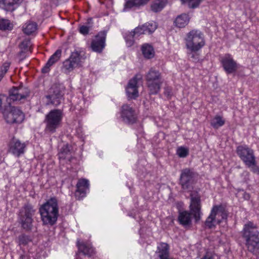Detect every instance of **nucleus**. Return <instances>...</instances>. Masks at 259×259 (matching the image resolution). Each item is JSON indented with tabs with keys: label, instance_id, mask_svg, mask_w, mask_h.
I'll return each mask as SVG.
<instances>
[{
	"label": "nucleus",
	"instance_id": "ea45409f",
	"mask_svg": "<svg viewBox=\"0 0 259 259\" xmlns=\"http://www.w3.org/2000/svg\"><path fill=\"white\" fill-rule=\"evenodd\" d=\"M198 51H190L188 53L189 59L193 62H197L199 60V54Z\"/></svg>",
	"mask_w": 259,
	"mask_h": 259
},
{
	"label": "nucleus",
	"instance_id": "49530a36",
	"mask_svg": "<svg viewBox=\"0 0 259 259\" xmlns=\"http://www.w3.org/2000/svg\"><path fill=\"white\" fill-rule=\"evenodd\" d=\"M201 259H214V258L211 254L207 253Z\"/></svg>",
	"mask_w": 259,
	"mask_h": 259
},
{
	"label": "nucleus",
	"instance_id": "412c9836",
	"mask_svg": "<svg viewBox=\"0 0 259 259\" xmlns=\"http://www.w3.org/2000/svg\"><path fill=\"white\" fill-rule=\"evenodd\" d=\"M23 0H0V7L7 11H13Z\"/></svg>",
	"mask_w": 259,
	"mask_h": 259
},
{
	"label": "nucleus",
	"instance_id": "a18cd8bd",
	"mask_svg": "<svg viewBox=\"0 0 259 259\" xmlns=\"http://www.w3.org/2000/svg\"><path fill=\"white\" fill-rule=\"evenodd\" d=\"M27 52H28L26 51H23L22 50L19 52L18 56L20 60H23L26 57Z\"/></svg>",
	"mask_w": 259,
	"mask_h": 259
},
{
	"label": "nucleus",
	"instance_id": "423d86ee",
	"mask_svg": "<svg viewBox=\"0 0 259 259\" xmlns=\"http://www.w3.org/2000/svg\"><path fill=\"white\" fill-rule=\"evenodd\" d=\"M236 153L245 165L253 173L259 172L256 165L253 151L246 145H240L237 147Z\"/></svg>",
	"mask_w": 259,
	"mask_h": 259
},
{
	"label": "nucleus",
	"instance_id": "4468645a",
	"mask_svg": "<svg viewBox=\"0 0 259 259\" xmlns=\"http://www.w3.org/2000/svg\"><path fill=\"white\" fill-rule=\"evenodd\" d=\"M4 116L6 122L8 123H20L24 119V114L18 108L14 106L10 107L9 109H6Z\"/></svg>",
	"mask_w": 259,
	"mask_h": 259
},
{
	"label": "nucleus",
	"instance_id": "9d476101",
	"mask_svg": "<svg viewBox=\"0 0 259 259\" xmlns=\"http://www.w3.org/2000/svg\"><path fill=\"white\" fill-rule=\"evenodd\" d=\"M227 217V213L222 205H215L206 219L204 223L205 226L209 229H211L215 226V222L219 224L223 220H226Z\"/></svg>",
	"mask_w": 259,
	"mask_h": 259
},
{
	"label": "nucleus",
	"instance_id": "37998d69",
	"mask_svg": "<svg viewBox=\"0 0 259 259\" xmlns=\"http://www.w3.org/2000/svg\"><path fill=\"white\" fill-rule=\"evenodd\" d=\"M89 30L90 27L85 25H82L79 28V32L83 35L88 34L89 33Z\"/></svg>",
	"mask_w": 259,
	"mask_h": 259
},
{
	"label": "nucleus",
	"instance_id": "dca6fc26",
	"mask_svg": "<svg viewBox=\"0 0 259 259\" xmlns=\"http://www.w3.org/2000/svg\"><path fill=\"white\" fill-rule=\"evenodd\" d=\"M26 145L19 139L13 138L9 144V152L16 157L20 156L25 151Z\"/></svg>",
	"mask_w": 259,
	"mask_h": 259
},
{
	"label": "nucleus",
	"instance_id": "e433bc0d",
	"mask_svg": "<svg viewBox=\"0 0 259 259\" xmlns=\"http://www.w3.org/2000/svg\"><path fill=\"white\" fill-rule=\"evenodd\" d=\"M61 55V51L57 50L55 53L50 58L48 61L53 65L56 63L59 59Z\"/></svg>",
	"mask_w": 259,
	"mask_h": 259
},
{
	"label": "nucleus",
	"instance_id": "f03ea898",
	"mask_svg": "<svg viewBox=\"0 0 259 259\" xmlns=\"http://www.w3.org/2000/svg\"><path fill=\"white\" fill-rule=\"evenodd\" d=\"M243 237L248 251L254 255H259V231L256 225L251 222L245 224Z\"/></svg>",
	"mask_w": 259,
	"mask_h": 259
},
{
	"label": "nucleus",
	"instance_id": "aec40b11",
	"mask_svg": "<svg viewBox=\"0 0 259 259\" xmlns=\"http://www.w3.org/2000/svg\"><path fill=\"white\" fill-rule=\"evenodd\" d=\"M76 190L75 195L79 199L84 197L85 195L86 191L89 188V182L88 180L81 179L78 181L76 184Z\"/></svg>",
	"mask_w": 259,
	"mask_h": 259
},
{
	"label": "nucleus",
	"instance_id": "6ab92c4d",
	"mask_svg": "<svg viewBox=\"0 0 259 259\" xmlns=\"http://www.w3.org/2000/svg\"><path fill=\"white\" fill-rule=\"evenodd\" d=\"M141 79L140 75H136L132 79L130 80L127 87L126 92L128 98L135 99L138 97V91L137 83L138 80Z\"/></svg>",
	"mask_w": 259,
	"mask_h": 259
},
{
	"label": "nucleus",
	"instance_id": "79ce46f5",
	"mask_svg": "<svg viewBox=\"0 0 259 259\" xmlns=\"http://www.w3.org/2000/svg\"><path fill=\"white\" fill-rule=\"evenodd\" d=\"M164 94L168 98L170 99L172 96V89L170 87H166L164 89Z\"/></svg>",
	"mask_w": 259,
	"mask_h": 259
},
{
	"label": "nucleus",
	"instance_id": "a19ab883",
	"mask_svg": "<svg viewBox=\"0 0 259 259\" xmlns=\"http://www.w3.org/2000/svg\"><path fill=\"white\" fill-rule=\"evenodd\" d=\"M143 28V25L139 26L132 32L133 33V34H135L136 36H139L141 34H144V30Z\"/></svg>",
	"mask_w": 259,
	"mask_h": 259
},
{
	"label": "nucleus",
	"instance_id": "39448f33",
	"mask_svg": "<svg viewBox=\"0 0 259 259\" xmlns=\"http://www.w3.org/2000/svg\"><path fill=\"white\" fill-rule=\"evenodd\" d=\"M145 80L150 95L157 94L163 82L161 73L159 70L151 68L145 75Z\"/></svg>",
	"mask_w": 259,
	"mask_h": 259
},
{
	"label": "nucleus",
	"instance_id": "4c0bfd02",
	"mask_svg": "<svg viewBox=\"0 0 259 259\" xmlns=\"http://www.w3.org/2000/svg\"><path fill=\"white\" fill-rule=\"evenodd\" d=\"M10 64L8 62H5L3 66L0 67V81L4 76L10 67Z\"/></svg>",
	"mask_w": 259,
	"mask_h": 259
},
{
	"label": "nucleus",
	"instance_id": "72a5a7b5",
	"mask_svg": "<svg viewBox=\"0 0 259 259\" xmlns=\"http://www.w3.org/2000/svg\"><path fill=\"white\" fill-rule=\"evenodd\" d=\"M70 153V148L68 144L64 145L61 149L59 153V157L60 159H66L67 156Z\"/></svg>",
	"mask_w": 259,
	"mask_h": 259
},
{
	"label": "nucleus",
	"instance_id": "b1692460",
	"mask_svg": "<svg viewBox=\"0 0 259 259\" xmlns=\"http://www.w3.org/2000/svg\"><path fill=\"white\" fill-rule=\"evenodd\" d=\"M167 0H154L150 5V10L154 13L161 11L167 4Z\"/></svg>",
	"mask_w": 259,
	"mask_h": 259
},
{
	"label": "nucleus",
	"instance_id": "473e14b6",
	"mask_svg": "<svg viewBox=\"0 0 259 259\" xmlns=\"http://www.w3.org/2000/svg\"><path fill=\"white\" fill-rule=\"evenodd\" d=\"M12 24L8 19H2L0 20V29L3 30H10L12 29Z\"/></svg>",
	"mask_w": 259,
	"mask_h": 259
},
{
	"label": "nucleus",
	"instance_id": "f704fd0d",
	"mask_svg": "<svg viewBox=\"0 0 259 259\" xmlns=\"http://www.w3.org/2000/svg\"><path fill=\"white\" fill-rule=\"evenodd\" d=\"M31 42L29 39H25L19 45V48L23 51L31 52Z\"/></svg>",
	"mask_w": 259,
	"mask_h": 259
},
{
	"label": "nucleus",
	"instance_id": "8fccbe9b",
	"mask_svg": "<svg viewBox=\"0 0 259 259\" xmlns=\"http://www.w3.org/2000/svg\"><path fill=\"white\" fill-rule=\"evenodd\" d=\"M244 197L245 199H249V198H250L249 194H247V193H245Z\"/></svg>",
	"mask_w": 259,
	"mask_h": 259
},
{
	"label": "nucleus",
	"instance_id": "a211bd4d",
	"mask_svg": "<svg viewBox=\"0 0 259 259\" xmlns=\"http://www.w3.org/2000/svg\"><path fill=\"white\" fill-rule=\"evenodd\" d=\"M121 117L123 121L127 123H134L136 120L135 110L128 105H123L121 107Z\"/></svg>",
	"mask_w": 259,
	"mask_h": 259
},
{
	"label": "nucleus",
	"instance_id": "7ed1b4c3",
	"mask_svg": "<svg viewBox=\"0 0 259 259\" xmlns=\"http://www.w3.org/2000/svg\"><path fill=\"white\" fill-rule=\"evenodd\" d=\"M41 220L45 225L53 226L56 224L59 216L58 200L56 197L48 199L39 208Z\"/></svg>",
	"mask_w": 259,
	"mask_h": 259
},
{
	"label": "nucleus",
	"instance_id": "c9c22d12",
	"mask_svg": "<svg viewBox=\"0 0 259 259\" xmlns=\"http://www.w3.org/2000/svg\"><path fill=\"white\" fill-rule=\"evenodd\" d=\"M136 35L133 34V33L131 31L128 33H126L124 35V38L126 41V44L127 47H131L134 43V37Z\"/></svg>",
	"mask_w": 259,
	"mask_h": 259
},
{
	"label": "nucleus",
	"instance_id": "393cba45",
	"mask_svg": "<svg viewBox=\"0 0 259 259\" xmlns=\"http://www.w3.org/2000/svg\"><path fill=\"white\" fill-rule=\"evenodd\" d=\"M77 245L78 250L82 252L83 254L91 256L94 253V250L91 245L85 244L84 243H79V241L77 242Z\"/></svg>",
	"mask_w": 259,
	"mask_h": 259
},
{
	"label": "nucleus",
	"instance_id": "f257e3e1",
	"mask_svg": "<svg viewBox=\"0 0 259 259\" xmlns=\"http://www.w3.org/2000/svg\"><path fill=\"white\" fill-rule=\"evenodd\" d=\"M191 213L187 211L179 212L178 221L183 226H187L191 224L192 214L193 215L196 222L200 219L201 200L200 196L197 192H193L190 194Z\"/></svg>",
	"mask_w": 259,
	"mask_h": 259
},
{
	"label": "nucleus",
	"instance_id": "c756f323",
	"mask_svg": "<svg viewBox=\"0 0 259 259\" xmlns=\"http://www.w3.org/2000/svg\"><path fill=\"white\" fill-rule=\"evenodd\" d=\"M143 29H144V34H150L156 30L157 28V25L155 22H151L143 24Z\"/></svg>",
	"mask_w": 259,
	"mask_h": 259
},
{
	"label": "nucleus",
	"instance_id": "5701e85b",
	"mask_svg": "<svg viewBox=\"0 0 259 259\" xmlns=\"http://www.w3.org/2000/svg\"><path fill=\"white\" fill-rule=\"evenodd\" d=\"M150 0H128L124 4L123 11H126L132 8H138L147 4Z\"/></svg>",
	"mask_w": 259,
	"mask_h": 259
},
{
	"label": "nucleus",
	"instance_id": "20e7f679",
	"mask_svg": "<svg viewBox=\"0 0 259 259\" xmlns=\"http://www.w3.org/2000/svg\"><path fill=\"white\" fill-rule=\"evenodd\" d=\"M197 179L198 174L193 169L184 168L181 171L179 184L185 192H191V193L196 192V191H192L197 183Z\"/></svg>",
	"mask_w": 259,
	"mask_h": 259
},
{
	"label": "nucleus",
	"instance_id": "1a4fd4ad",
	"mask_svg": "<svg viewBox=\"0 0 259 259\" xmlns=\"http://www.w3.org/2000/svg\"><path fill=\"white\" fill-rule=\"evenodd\" d=\"M65 88L63 84L54 83L49 90L48 94L46 96L47 99V105H53L55 106L59 105L64 100Z\"/></svg>",
	"mask_w": 259,
	"mask_h": 259
},
{
	"label": "nucleus",
	"instance_id": "6e6552de",
	"mask_svg": "<svg viewBox=\"0 0 259 259\" xmlns=\"http://www.w3.org/2000/svg\"><path fill=\"white\" fill-rule=\"evenodd\" d=\"M186 46L190 51H198L205 45L203 33L198 30H192L185 38Z\"/></svg>",
	"mask_w": 259,
	"mask_h": 259
},
{
	"label": "nucleus",
	"instance_id": "2eb2a0df",
	"mask_svg": "<svg viewBox=\"0 0 259 259\" xmlns=\"http://www.w3.org/2000/svg\"><path fill=\"white\" fill-rule=\"evenodd\" d=\"M106 35V31H100L92 40L91 47L93 51L97 53L102 52L105 46Z\"/></svg>",
	"mask_w": 259,
	"mask_h": 259
},
{
	"label": "nucleus",
	"instance_id": "de8ad7c7",
	"mask_svg": "<svg viewBox=\"0 0 259 259\" xmlns=\"http://www.w3.org/2000/svg\"><path fill=\"white\" fill-rule=\"evenodd\" d=\"M4 98H5V97L4 96H2V95H0V107L2 106V101L4 100Z\"/></svg>",
	"mask_w": 259,
	"mask_h": 259
},
{
	"label": "nucleus",
	"instance_id": "f3484780",
	"mask_svg": "<svg viewBox=\"0 0 259 259\" xmlns=\"http://www.w3.org/2000/svg\"><path fill=\"white\" fill-rule=\"evenodd\" d=\"M221 62L224 70L227 73L231 74L236 71L237 69V64L233 60L230 54H225V55L221 58Z\"/></svg>",
	"mask_w": 259,
	"mask_h": 259
},
{
	"label": "nucleus",
	"instance_id": "58836bf2",
	"mask_svg": "<svg viewBox=\"0 0 259 259\" xmlns=\"http://www.w3.org/2000/svg\"><path fill=\"white\" fill-rule=\"evenodd\" d=\"M177 154L180 157H186L189 153L188 150L183 147H180L177 149Z\"/></svg>",
	"mask_w": 259,
	"mask_h": 259
},
{
	"label": "nucleus",
	"instance_id": "f8f14e48",
	"mask_svg": "<svg viewBox=\"0 0 259 259\" xmlns=\"http://www.w3.org/2000/svg\"><path fill=\"white\" fill-rule=\"evenodd\" d=\"M85 56L83 51H74L72 52L69 58L66 59L63 64V69L65 73H68L74 68L81 66Z\"/></svg>",
	"mask_w": 259,
	"mask_h": 259
},
{
	"label": "nucleus",
	"instance_id": "cd10ccee",
	"mask_svg": "<svg viewBox=\"0 0 259 259\" xmlns=\"http://www.w3.org/2000/svg\"><path fill=\"white\" fill-rule=\"evenodd\" d=\"M37 24L35 22H28L23 26V31L27 35H30L35 31Z\"/></svg>",
	"mask_w": 259,
	"mask_h": 259
},
{
	"label": "nucleus",
	"instance_id": "bb28decb",
	"mask_svg": "<svg viewBox=\"0 0 259 259\" xmlns=\"http://www.w3.org/2000/svg\"><path fill=\"white\" fill-rule=\"evenodd\" d=\"M141 50L145 58L150 59L154 57V51L151 45L148 44H145L142 45Z\"/></svg>",
	"mask_w": 259,
	"mask_h": 259
},
{
	"label": "nucleus",
	"instance_id": "c03bdc74",
	"mask_svg": "<svg viewBox=\"0 0 259 259\" xmlns=\"http://www.w3.org/2000/svg\"><path fill=\"white\" fill-rule=\"evenodd\" d=\"M52 65L51 64V63L48 61V62L46 64L45 66L42 68L41 72L43 73H47L49 72L50 70V67Z\"/></svg>",
	"mask_w": 259,
	"mask_h": 259
},
{
	"label": "nucleus",
	"instance_id": "9b49d317",
	"mask_svg": "<svg viewBox=\"0 0 259 259\" xmlns=\"http://www.w3.org/2000/svg\"><path fill=\"white\" fill-rule=\"evenodd\" d=\"M35 210L30 204L25 205L19 213L18 220L21 227L27 231L31 230L32 228V217Z\"/></svg>",
	"mask_w": 259,
	"mask_h": 259
},
{
	"label": "nucleus",
	"instance_id": "09e8293b",
	"mask_svg": "<svg viewBox=\"0 0 259 259\" xmlns=\"http://www.w3.org/2000/svg\"><path fill=\"white\" fill-rule=\"evenodd\" d=\"M20 259H27V256L25 254H22L20 256Z\"/></svg>",
	"mask_w": 259,
	"mask_h": 259
},
{
	"label": "nucleus",
	"instance_id": "2f4dec72",
	"mask_svg": "<svg viewBox=\"0 0 259 259\" xmlns=\"http://www.w3.org/2000/svg\"><path fill=\"white\" fill-rule=\"evenodd\" d=\"M202 1V0H181L182 4H187L188 7L191 9L197 8Z\"/></svg>",
	"mask_w": 259,
	"mask_h": 259
},
{
	"label": "nucleus",
	"instance_id": "7c9ffc66",
	"mask_svg": "<svg viewBox=\"0 0 259 259\" xmlns=\"http://www.w3.org/2000/svg\"><path fill=\"white\" fill-rule=\"evenodd\" d=\"M32 241V238L29 235L25 234L20 235L18 237V243L19 245H26Z\"/></svg>",
	"mask_w": 259,
	"mask_h": 259
},
{
	"label": "nucleus",
	"instance_id": "ddd939ff",
	"mask_svg": "<svg viewBox=\"0 0 259 259\" xmlns=\"http://www.w3.org/2000/svg\"><path fill=\"white\" fill-rule=\"evenodd\" d=\"M30 94V90L22 85L13 87L9 91V99L13 101L23 102Z\"/></svg>",
	"mask_w": 259,
	"mask_h": 259
},
{
	"label": "nucleus",
	"instance_id": "4be33fe9",
	"mask_svg": "<svg viewBox=\"0 0 259 259\" xmlns=\"http://www.w3.org/2000/svg\"><path fill=\"white\" fill-rule=\"evenodd\" d=\"M169 246L167 243H161L159 246L157 247L156 253L159 259H173L169 257Z\"/></svg>",
	"mask_w": 259,
	"mask_h": 259
},
{
	"label": "nucleus",
	"instance_id": "c85d7f7f",
	"mask_svg": "<svg viewBox=\"0 0 259 259\" xmlns=\"http://www.w3.org/2000/svg\"><path fill=\"white\" fill-rule=\"evenodd\" d=\"M225 124V120L219 115L215 116L211 121L210 124L214 128H218Z\"/></svg>",
	"mask_w": 259,
	"mask_h": 259
},
{
	"label": "nucleus",
	"instance_id": "a878e982",
	"mask_svg": "<svg viewBox=\"0 0 259 259\" xmlns=\"http://www.w3.org/2000/svg\"><path fill=\"white\" fill-rule=\"evenodd\" d=\"M189 21V16L186 14H182L178 16L175 21L176 25L179 28L184 27Z\"/></svg>",
	"mask_w": 259,
	"mask_h": 259
},
{
	"label": "nucleus",
	"instance_id": "0eeeda50",
	"mask_svg": "<svg viewBox=\"0 0 259 259\" xmlns=\"http://www.w3.org/2000/svg\"><path fill=\"white\" fill-rule=\"evenodd\" d=\"M63 117V113L60 109L51 110L46 116L44 123L46 124L45 131L47 133L53 134L61 125Z\"/></svg>",
	"mask_w": 259,
	"mask_h": 259
}]
</instances>
